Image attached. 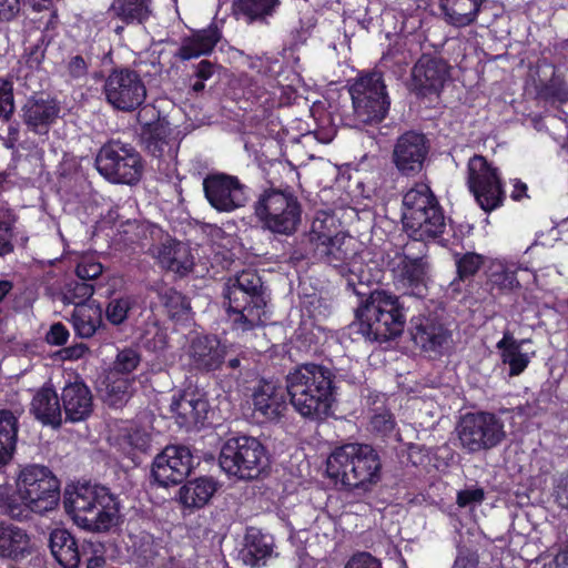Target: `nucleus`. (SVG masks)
I'll return each mask as SVG.
<instances>
[{"instance_id":"nucleus-24","label":"nucleus","mask_w":568,"mask_h":568,"mask_svg":"<svg viewBox=\"0 0 568 568\" xmlns=\"http://www.w3.org/2000/svg\"><path fill=\"white\" fill-rule=\"evenodd\" d=\"M430 211L429 214L423 215L420 220L404 222L403 229L410 239L409 243L427 245V243L434 242L447 247L450 242L443 236L447 225L444 209L442 206Z\"/></svg>"},{"instance_id":"nucleus-14","label":"nucleus","mask_w":568,"mask_h":568,"mask_svg":"<svg viewBox=\"0 0 568 568\" xmlns=\"http://www.w3.org/2000/svg\"><path fill=\"white\" fill-rule=\"evenodd\" d=\"M61 101L50 92L38 91L26 97L19 111V118L27 132L34 135H48L61 118Z\"/></svg>"},{"instance_id":"nucleus-33","label":"nucleus","mask_w":568,"mask_h":568,"mask_svg":"<svg viewBox=\"0 0 568 568\" xmlns=\"http://www.w3.org/2000/svg\"><path fill=\"white\" fill-rule=\"evenodd\" d=\"M219 489V481L210 476H201L184 483L178 494V500L184 508L200 509L209 504Z\"/></svg>"},{"instance_id":"nucleus-22","label":"nucleus","mask_w":568,"mask_h":568,"mask_svg":"<svg viewBox=\"0 0 568 568\" xmlns=\"http://www.w3.org/2000/svg\"><path fill=\"white\" fill-rule=\"evenodd\" d=\"M171 410L181 427H203L210 413L207 394L190 385L173 397Z\"/></svg>"},{"instance_id":"nucleus-13","label":"nucleus","mask_w":568,"mask_h":568,"mask_svg":"<svg viewBox=\"0 0 568 568\" xmlns=\"http://www.w3.org/2000/svg\"><path fill=\"white\" fill-rule=\"evenodd\" d=\"M105 101L118 111L132 112L146 99L141 74L129 67L113 68L103 84Z\"/></svg>"},{"instance_id":"nucleus-40","label":"nucleus","mask_w":568,"mask_h":568,"mask_svg":"<svg viewBox=\"0 0 568 568\" xmlns=\"http://www.w3.org/2000/svg\"><path fill=\"white\" fill-rule=\"evenodd\" d=\"M484 0H439V8L447 22L457 28L473 24L481 10Z\"/></svg>"},{"instance_id":"nucleus-34","label":"nucleus","mask_w":568,"mask_h":568,"mask_svg":"<svg viewBox=\"0 0 568 568\" xmlns=\"http://www.w3.org/2000/svg\"><path fill=\"white\" fill-rule=\"evenodd\" d=\"M37 513L33 504L29 503L26 494L18 487L11 485H0V514L12 520L26 521L32 518Z\"/></svg>"},{"instance_id":"nucleus-35","label":"nucleus","mask_w":568,"mask_h":568,"mask_svg":"<svg viewBox=\"0 0 568 568\" xmlns=\"http://www.w3.org/2000/svg\"><path fill=\"white\" fill-rule=\"evenodd\" d=\"M325 244L323 252H317L315 256L335 268L344 270L358 253L356 240L345 232Z\"/></svg>"},{"instance_id":"nucleus-52","label":"nucleus","mask_w":568,"mask_h":568,"mask_svg":"<svg viewBox=\"0 0 568 568\" xmlns=\"http://www.w3.org/2000/svg\"><path fill=\"white\" fill-rule=\"evenodd\" d=\"M140 363V353L132 347H124L123 349H120L118 352L110 372H112L113 375L128 376L129 374L136 369Z\"/></svg>"},{"instance_id":"nucleus-1","label":"nucleus","mask_w":568,"mask_h":568,"mask_svg":"<svg viewBox=\"0 0 568 568\" xmlns=\"http://www.w3.org/2000/svg\"><path fill=\"white\" fill-rule=\"evenodd\" d=\"M363 283L346 280V290L358 296L355 321L349 325L351 334H359L371 342H387L404 332L406 308L400 297L386 290L362 291Z\"/></svg>"},{"instance_id":"nucleus-21","label":"nucleus","mask_w":568,"mask_h":568,"mask_svg":"<svg viewBox=\"0 0 568 568\" xmlns=\"http://www.w3.org/2000/svg\"><path fill=\"white\" fill-rule=\"evenodd\" d=\"M287 396L286 385L280 381L260 379L252 394L254 415L261 423L280 420L287 409Z\"/></svg>"},{"instance_id":"nucleus-6","label":"nucleus","mask_w":568,"mask_h":568,"mask_svg":"<svg viewBox=\"0 0 568 568\" xmlns=\"http://www.w3.org/2000/svg\"><path fill=\"white\" fill-rule=\"evenodd\" d=\"M353 114L362 124L377 125L388 114L390 98L383 72L363 70L347 81Z\"/></svg>"},{"instance_id":"nucleus-63","label":"nucleus","mask_w":568,"mask_h":568,"mask_svg":"<svg viewBox=\"0 0 568 568\" xmlns=\"http://www.w3.org/2000/svg\"><path fill=\"white\" fill-rule=\"evenodd\" d=\"M67 71L74 80L85 78L89 72V63L81 54L73 55L67 63Z\"/></svg>"},{"instance_id":"nucleus-59","label":"nucleus","mask_w":568,"mask_h":568,"mask_svg":"<svg viewBox=\"0 0 568 568\" xmlns=\"http://www.w3.org/2000/svg\"><path fill=\"white\" fill-rule=\"evenodd\" d=\"M485 500V490L481 487H470L457 493L456 504L460 508L480 505Z\"/></svg>"},{"instance_id":"nucleus-49","label":"nucleus","mask_w":568,"mask_h":568,"mask_svg":"<svg viewBox=\"0 0 568 568\" xmlns=\"http://www.w3.org/2000/svg\"><path fill=\"white\" fill-rule=\"evenodd\" d=\"M412 61V53L407 49V44L404 41H395L389 44L386 52L383 53L381 63L385 68L396 69L403 71L409 65Z\"/></svg>"},{"instance_id":"nucleus-20","label":"nucleus","mask_w":568,"mask_h":568,"mask_svg":"<svg viewBox=\"0 0 568 568\" xmlns=\"http://www.w3.org/2000/svg\"><path fill=\"white\" fill-rule=\"evenodd\" d=\"M409 334L424 353L443 356L452 342V332L437 315H418L410 320Z\"/></svg>"},{"instance_id":"nucleus-23","label":"nucleus","mask_w":568,"mask_h":568,"mask_svg":"<svg viewBox=\"0 0 568 568\" xmlns=\"http://www.w3.org/2000/svg\"><path fill=\"white\" fill-rule=\"evenodd\" d=\"M226 355V345L215 334L193 337L187 351L191 369L202 374L222 371Z\"/></svg>"},{"instance_id":"nucleus-10","label":"nucleus","mask_w":568,"mask_h":568,"mask_svg":"<svg viewBox=\"0 0 568 568\" xmlns=\"http://www.w3.org/2000/svg\"><path fill=\"white\" fill-rule=\"evenodd\" d=\"M467 186L476 203L485 213L503 206L506 195L498 169L480 154L467 163Z\"/></svg>"},{"instance_id":"nucleus-60","label":"nucleus","mask_w":568,"mask_h":568,"mask_svg":"<svg viewBox=\"0 0 568 568\" xmlns=\"http://www.w3.org/2000/svg\"><path fill=\"white\" fill-rule=\"evenodd\" d=\"M48 42L42 36L34 44L30 45L26 53V64L29 69H39L45 58Z\"/></svg>"},{"instance_id":"nucleus-31","label":"nucleus","mask_w":568,"mask_h":568,"mask_svg":"<svg viewBox=\"0 0 568 568\" xmlns=\"http://www.w3.org/2000/svg\"><path fill=\"white\" fill-rule=\"evenodd\" d=\"M274 550L272 536L263 534L256 527H248L244 536V545L240 557L244 565L251 568H260L266 565Z\"/></svg>"},{"instance_id":"nucleus-19","label":"nucleus","mask_w":568,"mask_h":568,"mask_svg":"<svg viewBox=\"0 0 568 568\" xmlns=\"http://www.w3.org/2000/svg\"><path fill=\"white\" fill-rule=\"evenodd\" d=\"M429 150V140L424 133L406 131L397 138L392 160L403 176H416L424 169Z\"/></svg>"},{"instance_id":"nucleus-57","label":"nucleus","mask_w":568,"mask_h":568,"mask_svg":"<svg viewBox=\"0 0 568 568\" xmlns=\"http://www.w3.org/2000/svg\"><path fill=\"white\" fill-rule=\"evenodd\" d=\"M479 564L478 550L467 545L457 546V555L453 568H477Z\"/></svg>"},{"instance_id":"nucleus-12","label":"nucleus","mask_w":568,"mask_h":568,"mask_svg":"<svg viewBox=\"0 0 568 568\" xmlns=\"http://www.w3.org/2000/svg\"><path fill=\"white\" fill-rule=\"evenodd\" d=\"M16 480L37 514L53 510L59 505L60 480L49 467L27 465L20 469Z\"/></svg>"},{"instance_id":"nucleus-50","label":"nucleus","mask_w":568,"mask_h":568,"mask_svg":"<svg viewBox=\"0 0 568 568\" xmlns=\"http://www.w3.org/2000/svg\"><path fill=\"white\" fill-rule=\"evenodd\" d=\"M16 112L13 81L10 78H0V121L9 123Z\"/></svg>"},{"instance_id":"nucleus-51","label":"nucleus","mask_w":568,"mask_h":568,"mask_svg":"<svg viewBox=\"0 0 568 568\" xmlns=\"http://www.w3.org/2000/svg\"><path fill=\"white\" fill-rule=\"evenodd\" d=\"M229 290L245 291L253 294H264L262 277L254 270H244L240 272L234 281L227 285ZM255 295H253L254 297Z\"/></svg>"},{"instance_id":"nucleus-37","label":"nucleus","mask_w":568,"mask_h":568,"mask_svg":"<svg viewBox=\"0 0 568 568\" xmlns=\"http://www.w3.org/2000/svg\"><path fill=\"white\" fill-rule=\"evenodd\" d=\"M109 12L125 26H143L153 17V0H112Z\"/></svg>"},{"instance_id":"nucleus-11","label":"nucleus","mask_w":568,"mask_h":568,"mask_svg":"<svg viewBox=\"0 0 568 568\" xmlns=\"http://www.w3.org/2000/svg\"><path fill=\"white\" fill-rule=\"evenodd\" d=\"M456 429L463 448L468 453L491 449L505 438L503 422L489 412L466 413Z\"/></svg>"},{"instance_id":"nucleus-45","label":"nucleus","mask_w":568,"mask_h":568,"mask_svg":"<svg viewBox=\"0 0 568 568\" xmlns=\"http://www.w3.org/2000/svg\"><path fill=\"white\" fill-rule=\"evenodd\" d=\"M152 437L144 430L135 429L128 433L122 438V447L124 454L136 466L142 464V455H148L151 450Z\"/></svg>"},{"instance_id":"nucleus-43","label":"nucleus","mask_w":568,"mask_h":568,"mask_svg":"<svg viewBox=\"0 0 568 568\" xmlns=\"http://www.w3.org/2000/svg\"><path fill=\"white\" fill-rule=\"evenodd\" d=\"M519 267L505 261H493L487 271V285L491 294H504L520 287L517 278Z\"/></svg>"},{"instance_id":"nucleus-18","label":"nucleus","mask_w":568,"mask_h":568,"mask_svg":"<svg viewBox=\"0 0 568 568\" xmlns=\"http://www.w3.org/2000/svg\"><path fill=\"white\" fill-rule=\"evenodd\" d=\"M245 291L229 290L224 293L227 300V314L233 329L252 331L263 324L265 315V294H254Z\"/></svg>"},{"instance_id":"nucleus-9","label":"nucleus","mask_w":568,"mask_h":568,"mask_svg":"<svg viewBox=\"0 0 568 568\" xmlns=\"http://www.w3.org/2000/svg\"><path fill=\"white\" fill-rule=\"evenodd\" d=\"M94 165L102 176L116 184L135 185L143 173L141 154L119 140H110L100 148Z\"/></svg>"},{"instance_id":"nucleus-30","label":"nucleus","mask_w":568,"mask_h":568,"mask_svg":"<svg viewBox=\"0 0 568 568\" xmlns=\"http://www.w3.org/2000/svg\"><path fill=\"white\" fill-rule=\"evenodd\" d=\"M32 552L31 537L26 529L0 520V557L21 561Z\"/></svg>"},{"instance_id":"nucleus-44","label":"nucleus","mask_w":568,"mask_h":568,"mask_svg":"<svg viewBox=\"0 0 568 568\" xmlns=\"http://www.w3.org/2000/svg\"><path fill=\"white\" fill-rule=\"evenodd\" d=\"M160 258L168 270L180 275L187 274L194 265L190 248L181 242L164 246L160 253Z\"/></svg>"},{"instance_id":"nucleus-54","label":"nucleus","mask_w":568,"mask_h":568,"mask_svg":"<svg viewBox=\"0 0 568 568\" xmlns=\"http://www.w3.org/2000/svg\"><path fill=\"white\" fill-rule=\"evenodd\" d=\"M369 424L372 430L382 437H390L397 425L394 414L386 407L374 409Z\"/></svg>"},{"instance_id":"nucleus-5","label":"nucleus","mask_w":568,"mask_h":568,"mask_svg":"<svg viewBox=\"0 0 568 568\" xmlns=\"http://www.w3.org/2000/svg\"><path fill=\"white\" fill-rule=\"evenodd\" d=\"M382 462L368 444L351 443L335 448L326 460V474L336 483L358 488L381 479Z\"/></svg>"},{"instance_id":"nucleus-56","label":"nucleus","mask_w":568,"mask_h":568,"mask_svg":"<svg viewBox=\"0 0 568 568\" xmlns=\"http://www.w3.org/2000/svg\"><path fill=\"white\" fill-rule=\"evenodd\" d=\"M102 272V264L91 256L82 257L75 267L77 277L89 283L97 280Z\"/></svg>"},{"instance_id":"nucleus-29","label":"nucleus","mask_w":568,"mask_h":568,"mask_svg":"<svg viewBox=\"0 0 568 568\" xmlns=\"http://www.w3.org/2000/svg\"><path fill=\"white\" fill-rule=\"evenodd\" d=\"M49 547L53 558L63 568H78L87 546L80 548L74 536L64 528H55L50 532Z\"/></svg>"},{"instance_id":"nucleus-62","label":"nucleus","mask_w":568,"mask_h":568,"mask_svg":"<svg viewBox=\"0 0 568 568\" xmlns=\"http://www.w3.org/2000/svg\"><path fill=\"white\" fill-rule=\"evenodd\" d=\"M13 223L0 219V256L3 257L13 252Z\"/></svg>"},{"instance_id":"nucleus-61","label":"nucleus","mask_w":568,"mask_h":568,"mask_svg":"<svg viewBox=\"0 0 568 568\" xmlns=\"http://www.w3.org/2000/svg\"><path fill=\"white\" fill-rule=\"evenodd\" d=\"M344 568H383L382 561L367 551L354 554Z\"/></svg>"},{"instance_id":"nucleus-28","label":"nucleus","mask_w":568,"mask_h":568,"mask_svg":"<svg viewBox=\"0 0 568 568\" xmlns=\"http://www.w3.org/2000/svg\"><path fill=\"white\" fill-rule=\"evenodd\" d=\"M222 39V31L215 22L206 28L192 31L190 36L182 38L175 57L181 61H189L209 55Z\"/></svg>"},{"instance_id":"nucleus-36","label":"nucleus","mask_w":568,"mask_h":568,"mask_svg":"<svg viewBox=\"0 0 568 568\" xmlns=\"http://www.w3.org/2000/svg\"><path fill=\"white\" fill-rule=\"evenodd\" d=\"M61 398L52 387H42L32 398L31 412L44 425H62Z\"/></svg>"},{"instance_id":"nucleus-8","label":"nucleus","mask_w":568,"mask_h":568,"mask_svg":"<svg viewBox=\"0 0 568 568\" xmlns=\"http://www.w3.org/2000/svg\"><path fill=\"white\" fill-rule=\"evenodd\" d=\"M395 286L409 295L423 298L428 292V246L407 242L400 251L387 261Z\"/></svg>"},{"instance_id":"nucleus-39","label":"nucleus","mask_w":568,"mask_h":568,"mask_svg":"<svg viewBox=\"0 0 568 568\" xmlns=\"http://www.w3.org/2000/svg\"><path fill=\"white\" fill-rule=\"evenodd\" d=\"M281 6V0H233V14L248 24H267Z\"/></svg>"},{"instance_id":"nucleus-15","label":"nucleus","mask_w":568,"mask_h":568,"mask_svg":"<svg viewBox=\"0 0 568 568\" xmlns=\"http://www.w3.org/2000/svg\"><path fill=\"white\" fill-rule=\"evenodd\" d=\"M194 468V456L184 445H168L159 453L151 466V478L160 487L182 484Z\"/></svg>"},{"instance_id":"nucleus-32","label":"nucleus","mask_w":568,"mask_h":568,"mask_svg":"<svg viewBox=\"0 0 568 568\" xmlns=\"http://www.w3.org/2000/svg\"><path fill=\"white\" fill-rule=\"evenodd\" d=\"M442 207L437 196L430 186L425 183H416L403 196L402 222L420 220L430 210Z\"/></svg>"},{"instance_id":"nucleus-25","label":"nucleus","mask_w":568,"mask_h":568,"mask_svg":"<svg viewBox=\"0 0 568 568\" xmlns=\"http://www.w3.org/2000/svg\"><path fill=\"white\" fill-rule=\"evenodd\" d=\"M69 321L77 337L94 338L99 343H105L111 337L110 329L103 322V308L94 301L89 305H77Z\"/></svg>"},{"instance_id":"nucleus-16","label":"nucleus","mask_w":568,"mask_h":568,"mask_svg":"<svg viewBox=\"0 0 568 568\" xmlns=\"http://www.w3.org/2000/svg\"><path fill=\"white\" fill-rule=\"evenodd\" d=\"M204 196L217 212L230 213L245 206L247 186L237 176L225 173L209 174L203 180Z\"/></svg>"},{"instance_id":"nucleus-41","label":"nucleus","mask_w":568,"mask_h":568,"mask_svg":"<svg viewBox=\"0 0 568 568\" xmlns=\"http://www.w3.org/2000/svg\"><path fill=\"white\" fill-rule=\"evenodd\" d=\"M341 233V223L335 215L325 211L317 212L307 233L308 243L314 251V255L317 252H323L325 243L336 239Z\"/></svg>"},{"instance_id":"nucleus-42","label":"nucleus","mask_w":568,"mask_h":568,"mask_svg":"<svg viewBox=\"0 0 568 568\" xmlns=\"http://www.w3.org/2000/svg\"><path fill=\"white\" fill-rule=\"evenodd\" d=\"M526 342V339L517 341L509 331H506L496 344L503 364L509 366L508 374L511 377L523 374L530 363L528 354L521 352V346Z\"/></svg>"},{"instance_id":"nucleus-17","label":"nucleus","mask_w":568,"mask_h":568,"mask_svg":"<svg viewBox=\"0 0 568 568\" xmlns=\"http://www.w3.org/2000/svg\"><path fill=\"white\" fill-rule=\"evenodd\" d=\"M447 60L432 53H423L412 69V91L419 98L438 97L450 78Z\"/></svg>"},{"instance_id":"nucleus-26","label":"nucleus","mask_w":568,"mask_h":568,"mask_svg":"<svg viewBox=\"0 0 568 568\" xmlns=\"http://www.w3.org/2000/svg\"><path fill=\"white\" fill-rule=\"evenodd\" d=\"M60 398L65 423L84 422L93 413V395L83 381L65 384L61 389Z\"/></svg>"},{"instance_id":"nucleus-7","label":"nucleus","mask_w":568,"mask_h":568,"mask_svg":"<svg viewBox=\"0 0 568 568\" xmlns=\"http://www.w3.org/2000/svg\"><path fill=\"white\" fill-rule=\"evenodd\" d=\"M219 464L227 475L252 480L267 473L270 457L266 447L257 438L242 435L231 437L223 444Z\"/></svg>"},{"instance_id":"nucleus-48","label":"nucleus","mask_w":568,"mask_h":568,"mask_svg":"<svg viewBox=\"0 0 568 568\" xmlns=\"http://www.w3.org/2000/svg\"><path fill=\"white\" fill-rule=\"evenodd\" d=\"M94 292L95 287L92 283L79 278L71 280L64 285L63 302L74 305V308H77V305H89L88 301Z\"/></svg>"},{"instance_id":"nucleus-38","label":"nucleus","mask_w":568,"mask_h":568,"mask_svg":"<svg viewBox=\"0 0 568 568\" xmlns=\"http://www.w3.org/2000/svg\"><path fill=\"white\" fill-rule=\"evenodd\" d=\"M22 410L0 409V467L7 465L13 457L20 428Z\"/></svg>"},{"instance_id":"nucleus-47","label":"nucleus","mask_w":568,"mask_h":568,"mask_svg":"<svg viewBox=\"0 0 568 568\" xmlns=\"http://www.w3.org/2000/svg\"><path fill=\"white\" fill-rule=\"evenodd\" d=\"M133 379L120 375H113L112 372L106 377L105 394L106 400L111 406H120L130 397V388Z\"/></svg>"},{"instance_id":"nucleus-4","label":"nucleus","mask_w":568,"mask_h":568,"mask_svg":"<svg viewBox=\"0 0 568 568\" xmlns=\"http://www.w3.org/2000/svg\"><path fill=\"white\" fill-rule=\"evenodd\" d=\"M253 215L264 232L274 237L293 236L302 224L303 205L293 187H263L253 203Z\"/></svg>"},{"instance_id":"nucleus-2","label":"nucleus","mask_w":568,"mask_h":568,"mask_svg":"<svg viewBox=\"0 0 568 568\" xmlns=\"http://www.w3.org/2000/svg\"><path fill=\"white\" fill-rule=\"evenodd\" d=\"M285 383L290 403L301 416L321 422L332 415L338 390L334 369L314 362L302 363L288 372Z\"/></svg>"},{"instance_id":"nucleus-55","label":"nucleus","mask_w":568,"mask_h":568,"mask_svg":"<svg viewBox=\"0 0 568 568\" xmlns=\"http://www.w3.org/2000/svg\"><path fill=\"white\" fill-rule=\"evenodd\" d=\"M162 302L172 317L182 316L190 308L186 298L174 288L165 291Z\"/></svg>"},{"instance_id":"nucleus-27","label":"nucleus","mask_w":568,"mask_h":568,"mask_svg":"<svg viewBox=\"0 0 568 568\" xmlns=\"http://www.w3.org/2000/svg\"><path fill=\"white\" fill-rule=\"evenodd\" d=\"M151 112V120L141 125V141L145 151L153 158L160 159L169 146L171 129L165 119H161L160 111L155 108L145 106L139 112V121Z\"/></svg>"},{"instance_id":"nucleus-3","label":"nucleus","mask_w":568,"mask_h":568,"mask_svg":"<svg viewBox=\"0 0 568 568\" xmlns=\"http://www.w3.org/2000/svg\"><path fill=\"white\" fill-rule=\"evenodd\" d=\"M63 507L79 527L94 532L110 530L120 513L118 497L108 487L90 481L68 486Z\"/></svg>"},{"instance_id":"nucleus-58","label":"nucleus","mask_w":568,"mask_h":568,"mask_svg":"<svg viewBox=\"0 0 568 568\" xmlns=\"http://www.w3.org/2000/svg\"><path fill=\"white\" fill-rule=\"evenodd\" d=\"M552 496L558 506L568 509V470L552 477Z\"/></svg>"},{"instance_id":"nucleus-46","label":"nucleus","mask_w":568,"mask_h":568,"mask_svg":"<svg viewBox=\"0 0 568 568\" xmlns=\"http://www.w3.org/2000/svg\"><path fill=\"white\" fill-rule=\"evenodd\" d=\"M136 306V300L133 295L121 294L109 298L104 315L108 323L113 326H121L126 322L131 311Z\"/></svg>"},{"instance_id":"nucleus-64","label":"nucleus","mask_w":568,"mask_h":568,"mask_svg":"<svg viewBox=\"0 0 568 568\" xmlns=\"http://www.w3.org/2000/svg\"><path fill=\"white\" fill-rule=\"evenodd\" d=\"M21 12V0H0V23L16 20Z\"/></svg>"},{"instance_id":"nucleus-53","label":"nucleus","mask_w":568,"mask_h":568,"mask_svg":"<svg viewBox=\"0 0 568 568\" xmlns=\"http://www.w3.org/2000/svg\"><path fill=\"white\" fill-rule=\"evenodd\" d=\"M484 264V256L475 252L456 254L457 277L460 281L470 278L477 274Z\"/></svg>"}]
</instances>
